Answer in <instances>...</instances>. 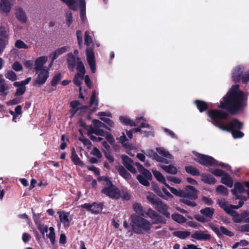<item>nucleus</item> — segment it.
Masks as SVG:
<instances>
[{
    "instance_id": "obj_28",
    "label": "nucleus",
    "mask_w": 249,
    "mask_h": 249,
    "mask_svg": "<svg viewBox=\"0 0 249 249\" xmlns=\"http://www.w3.org/2000/svg\"><path fill=\"white\" fill-rule=\"evenodd\" d=\"M201 179L203 182L208 184H214L216 181L215 178L212 175L204 173L201 175Z\"/></svg>"
},
{
    "instance_id": "obj_30",
    "label": "nucleus",
    "mask_w": 249,
    "mask_h": 249,
    "mask_svg": "<svg viewBox=\"0 0 249 249\" xmlns=\"http://www.w3.org/2000/svg\"><path fill=\"white\" fill-rule=\"evenodd\" d=\"M81 0H67L65 3L71 10L77 11Z\"/></svg>"
},
{
    "instance_id": "obj_48",
    "label": "nucleus",
    "mask_w": 249,
    "mask_h": 249,
    "mask_svg": "<svg viewBox=\"0 0 249 249\" xmlns=\"http://www.w3.org/2000/svg\"><path fill=\"white\" fill-rule=\"evenodd\" d=\"M152 187L153 190L157 194L158 196H160L163 199H166L165 196L162 194L160 188L156 183L152 182Z\"/></svg>"
},
{
    "instance_id": "obj_43",
    "label": "nucleus",
    "mask_w": 249,
    "mask_h": 249,
    "mask_svg": "<svg viewBox=\"0 0 249 249\" xmlns=\"http://www.w3.org/2000/svg\"><path fill=\"white\" fill-rule=\"evenodd\" d=\"M62 78V75L60 72L57 73L53 77L51 84L52 87H56L58 83L60 81Z\"/></svg>"
},
{
    "instance_id": "obj_60",
    "label": "nucleus",
    "mask_w": 249,
    "mask_h": 249,
    "mask_svg": "<svg viewBox=\"0 0 249 249\" xmlns=\"http://www.w3.org/2000/svg\"><path fill=\"white\" fill-rule=\"evenodd\" d=\"M92 43V38L89 35V32L86 31L85 33V44L89 48Z\"/></svg>"
},
{
    "instance_id": "obj_39",
    "label": "nucleus",
    "mask_w": 249,
    "mask_h": 249,
    "mask_svg": "<svg viewBox=\"0 0 249 249\" xmlns=\"http://www.w3.org/2000/svg\"><path fill=\"white\" fill-rule=\"evenodd\" d=\"M162 168L166 172L172 175H176L178 172L176 167L172 164L169 165H163L162 166Z\"/></svg>"
},
{
    "instance_id": "obj_32",
    "label": "nucleus",
    "mask_w": 249,
    "mask_h": 249,
    "mask_svg": "<svg viewBox=\"0 0 249 249\" xmlns=\"http://www.w3.org/2000/svg\"><path fill=\"white\" fill-rule=\"evenodd\" d=\"M221 182L222 183L231 188L233 186V180L229 174L226 173L222 177Z\"/></svg>"
},
{
    "instance_id": "obj_55",
    "label": "nucleus",
    "mask_w": 249,
    "mask_h": 249,
    "mask_svg": "<svg viewBox=\"0 0 249 249\" xmlns=\"http://www.w3.org/2000/svg\"><path fill=\"white\" fill-rule=\"evenodd\" d=\"M5 77L6 78L11 80L12 81H14L17 80V76L16 74L12 71H8L5 74Z\"/></svg>"
},
{
    "instance_id": "obj_17",
    "label": "nucleus",
    "mask_w": 249,
    "mask_h": 249,
    "mask_svg": "<svg viewBox=\"0 0 249 249\" xmlns=\"http://www.w3.org/2000/svg\"><path fill=\"white\" fill-rule=\"evenodd\" d=\"M191 237L197 240H209L211 236L210 234L204 233L203 231H196L191 234Z\"/></svg>"
},
{
    "instance_id": "obj_50",
    "label": "nucleus",
    "mask_w": 249,
    "mask_h": 249,
    "mask_svg": "<svg viewBox=\"0 0 249 249\" xmlns=\"http://www.w3.org/2000/svg\"><path fill=\"white\" fill-rule=\"evenodd\" d=\"M134 211L142 216H144V211L143 207L140 203H135L133 205Z\"/></svg>"
},
{
    "instance_id": "obj_63",
    "label": "nucleus",
    "mask_w": 249,
    "mask_h": 249,
    "mask_svg": "<svg viewBox=\"0 0 249 249\" xmlns=\"http://www.w3.org/2000/svg\"><path fill=\"white\" fill-rule=\"evenodd\" d=\"M141 174L144 177L148 179L151 180L152 179V176L151 173L150 172L149 170L146 169H145L144 171H143Z\"/></svg>"
},
{
    "instance_id": "obj_42",
    "label": "nucleus",
    "mask_w": 249,
    "mask_h": 249,
    "mask_svg": "<svg viewBox=\"0 0 249 249\" xmlns=\"http://www.w3.org/2000/svg\"><path fill=\"white\" fill-rule=\"evenodd\" d=\"M172 218L178 223H184L186 221V218L182 215L178 213H174L172 215Z\"/></svg>"
},
{
    "instance_id": "obj_25",
    "label": "nucleus",
    "mask_w": 249,
    "mask_h": 249,
    "mask_svg": "<svg viewBox=\"0 0 249 249\" xmlns=\"http://www.w3.org/2000/svg\"><path fill=\"white\" fill-rule=\"evenodd\" d=\"M104 206L103 202H93L91 213L95 214L101 213Z\"/></svg>"
},
{
    "instance_id": "obj_62",
    "label": "nucleus",
    "mask_w": 249,
    "mask_h": 249,
    "mask_svg": "<svg viewBox=\"0 0 249 249\" xmlns=\"http://www.w3.org/2000/svg\"><path fill=\"white\" fill-rule=\"evenodd\" d=\"M59 55H60L58 53H57L56 52V50L50 54V56H49L50 58L52 59L50 65H52L53 63L54 60H55Z\"/></svg>"
},
{
    "instance_id": "obj_64",
    "label": "nucleus",
    "mask_w": 249,
    "mask_h": 249,
    "mask_svg": "<svg viewBox=\"0 0 249 249\" xmlns=\"http://www.w3.org/2000/svg\"><path fill=\"white\" fill-rule=\"evenodd\" d=\"M157 213L154 210H152L151 208H149L146 213V214L152 219L155 217Z\"/></svg>"
},
{
    "instance_id": "obj_51",
    "label": "nucleus",
    "mask_w": 249,
    "mask_h": 249,
    "mask_svg": "<svg viewBox=\"0 0 249 249\" xmlns=\"http://www.w3.org/2000/svg\"><path fill=\"white\" fill-rule=\"evenodd\" d=\"M92 123L94 126L97 128H104L107 129L109 131H110L111 129L109 127H107L106 124L104 123H102L100 121L96 119H94L92 120Z\"/></svg>"
},
{
    "instance_id": "obj_9",
    "label": "nucleus",
    "mask_w": 249,
    "mask_h": 249,
    "mask_svg": "<svg viewBox=\"0 0 249 249\" xmlns=\"http://www.w3.org/2000/svg\"><path fill=\"white\" fill-rule=\"evenodd\" d=\"M217 204L227 214H229L232 209H238L243 206V202H239L238 205H234L229 204L224 198L218 199L216 201Z\"/></svg>"
},
{
    "instance_id": "obj_22",
    "label": "nucleus",
    "mask_w": 249,
    "mask_h": 249,
    "mask_svg": "<svg viewBox=\"0 0 249 249\" xmlns=\"http://www.w3.org/2000/svg\"><path fill=\"white\" fill-rule=\"evenodd\" d=\"M194 103L200 112H203L206 111L209 108V105L208 103L202 100H196L195 101Z\"/></svg>"
},
{
    "instance_id": "obj_46",
    "label": "nucleus",
    "mask_w": 249,
    "mask_h": 249,
    "mask_svg": "<svg viewBox=\"0 0 249 249\" xmlns=\"http://www.w3.org/2000/svg\"><path fill=\"white\" fill-rule=\"evenodd\" d=\"M146 199L151 204L154 205L155 207L157 205L159 201L161 200L160 198H157L154 194L147 196Z\"/></svg>"
},
{
    "instance_id": "obj_6",
    "label": "nucleus",
    "mask_w": 249,
    "mask_h": 249,
    "mask_svg": "<svg viewBox=\"0 0 249 249\" xmlns=\"http://www.w3.org/2000/svg\"><path fill=\"white\" fill-rule=\"evenodd\" d=\"M200 213L202 215L195 214V219L200 222L205 223L210 221L213 218L214 213V209L211 207H206L200 211Z\"/></svg>"
},
{
    "instance_id": "obj_1",
    "label": "nucleus",
    "mask_w": 249,
    "mask_h": 249,
    "mask_svg": "<svg viewBox=\"0 0 249 249\" xmlns=\"http://www.w3.org/2000/svg\"><path fill=\"white\" fill-rule=\"evenodd\" d=\"M247 105V97L240 90L239 85H233L220 101L219 108L234 115L242 112Z\"/></svg>"
},
{
    "instance_id": "obj_3",
    "label": "nucleus",
    "mask_w": 249,
    "mask_h": 249,
    "mask_svg": "<svg viewBox=\"0 0 249 249\" xmlns=\"http://www.w3.org/2000/svg\"><path fill=\"white\" fill-rule=\"evenodd\" d=\"M170 191L176 196L182 197L180 202L193 207L197 205L195 200L198 198V191L194 186L186 185L182 190L170 187Z\"/></svg>"
},
{
    "instance_id": "obj_13",
    "label": "nucleus",
    "mask_w": 249,
    "mask_h": 249,
    "mask_svg": "<svg viewBox=\"0 0 249 249\" xmlns=\"http://www.w3.org/2000/svg\"><path fill=\"white\" fill-rule=\"evenodd\" d=\"M123 160V164L124 167L132 174H136L137 171L133 166V161L127 155H123L121 156Z\"/></svg>"
},
{
    "instance_id": "obj_7",
    "label": "nucleus",
    "mask_w": 249,
    "mask_h": 249,
    "mask_svg": "<svg viewBox=\"0 0 249 249\" xmlns=\"http://www.w3.org/2000/svg\"><path fill=\"white\" fill-rule=\"evenodd\" d=\"M195 156L197 159L195 161L204 166H217L218 164V161L211 156L199 153H196Z\"/></svg>"
},
{
    "instance_id": "obj_8",
    "label": "nucleus",
    "mask_w": 249,
    "mask_h": 249,
    "mask_svg": "<svg viewBox=\"0 0 249 249\" xmlns=\"http://www.w3.org/2000/svg\"><path fill=\"white\" fill-rule=\"evenodd\" d=\"M231 192L234 196L233 199H239V202H243V205L244 202L247 200V198L245 196L241 195L246 192L244 186L242 183L236 182L234 184V188L231 189Z\"/></svg>"
},
{
    "instance_id": "obj_21",
    "label": "nucleus",
    "mask_w": 249,
    "mask_h": 249,
    "mask_svg": "<svg viewBox=\"0 0 249 249\" xmlns=\"http://www.w3.org/2000/svg\"><path fill=\"white\" fill-rule=\"evenodd\" d=\"M94 105V107H93L91 109V111L92 112H95L98 109V100L96 99V94L95 90L92 91L91 96L90 99L89 101V106L90 107H92Z\"/></svg>"
},
{
    "instance_id": "obj_27",
    "label": "nucleus",
    "mask_w": 249,
    "mask_h": 249,
    "mask_svg": "<svg viewBox=\"0 0 249 249\" xmlns=\"http://www.w3.org/2000/svg\"><path fill=\"white\" fill-rule=\"evenodd\" d=\"M71 160L75 165L83 166L84 163L78 157L74 148L71 149Z\"/></svg>"
},
{
    "instance_id": "obj_49",
    "label": "nucleus",
    "mask_w": 249,
    "mask_h": 249,
    "mask_svg": "<svg viewBox=\"0 0 249 249\" xmlns=\"http://www.w3.org/2000/svg\"><path fill=\"white\" fill-rule=\"evenodd\" d=\"M137 179L139 182L144 186L148 187L150 186V183L149 182V179H148L146 178L143 177L141 175H138L137 176Z\"/></svg>"
},
{
    "instance_id": "obj_33",
    "label": "nucleus",
    "mask_w": 249,
    "mask_h": 249,
    "mask_svg": "<svg viewBox=\"0 0 249 249\" xmlns=\"http://www.w3.org/2000/svg\"><path fill=\"white\" fill-rule=\"evenodd\" d=\"M9 35L6 28L3 26H0V41H3L8 43Z\"/></svg>"
},
{
    "instance_id": "obj_53",
    "label": "nucleus",
    "mask_w": 249,
    "mask_h": 249,
    "mask_svg": "<svg viewBox=\"0 0 249 249\" xmlns=\"http://www.w3.org/2000/svg\"><path fill=\"white\" fill-rule=\"evenodd\" d=\"M84 76H81L79 73H76L73 78V83L77 86L81 87L82 84V80L84 78Z\"/></svg>"
},
{
    "instance_id": "obj_5",
    "label": "nucleus",
    "mask_w": 249,
    "mask_h": 249,
    "mask_svg": "<svg viewBox=\"0 0 249 249\" xmlns=\"http://www.w3.org/2000/svg\"><path fill=\"white\" fill-rule=\"evenodd\" d=\"M246 68L244 66L236 67L232 73V79L235 83H238L240 80L244 84H247L249 82V70L245 71Z\"/></svg>"
},
{
    "instance_id": "obj_31",
    "label": "nucleus",
    "mask_w": 249,
    "mask_h": 249,
    "mask_svg": "<svg viewBox=\"0 0 249 249\" xmlns=\"http://www.w3.org/2000/svg\"><path fill=\"white\" fill-rule=\"evenodd\" d=\"M76 69L80 75L82 76H84L86 73L85 68L80 58L78 57H76Z\"/></svg>"
},
{
    "instance_id": "obj_47",
    "label": "nucleus",
    "mask_w": 249,
    "mask_h": 249,
    "mask_svg": "<svg viewBox=\"0 0 249 249\" xmlns=\"http://www.w3.org/2000/svg\"><path fill=\"white\" fill-rule=\"evenodd\" d=\"M233 218V221L235 223H241L242 221L241 214H238L236 211L232 210L229 214Z\"/></svg>"
},
{
    "instance_id": "obj_37",
    "label": "nucleus",
    "mask_w": 249,
    "mask_h": 249,
    "mask_svg": "<svg viewBox=\"0 0 249 249\" xmlns=\"http://www.w3.org/2000/svg\"><path fill=\"white\" fill-rule=\"evenodd\" d=\"M79 7L80 8V18L81 20L84 22L85 20L86 17V2L85 0H81L79 3Z\"/></svg>"
},
{
    "instance_id": "obj_59",
    "label": "nucleus",
    "mask_w": 249,
    "mask_h": 249,
    "mask_svg": "<svg viewBox=\"0 0 249 249\" xmlns=\"http://www.w3.org/2000/svg\"><path fill=\"white\" fill-rule=\"evenodd\" d=\"M15 47L18 49H28V46L23 41L18 39L15 42Z\"/></svg>"
},
{
    "instance_id": "obj_24",
    "label": "nucleus",
    "mask_w": 249,
    "mask_h": 249,
    "mask_svg": "<svg viewBox=\"0 0 249 249\" xmlns=\"http://www.w3.org/2000/svg\"><path fill=\"white\" fill-rule=\"evenodd\" d=\"M153 174L154 176L158 181L163 183L167 188L170 190V188L171 187L166 182L165 178L160 172L157 170H155L153 171Z\"/></svg>"
},
{
    "instance_id": "obj_58",
    "label": "nucleus",
    "mask_w": 249,
    "mask_h": 249,
    "mask_svg": "<svg viewBox=\"0 0 249 249\" xmlns=\"http://www.w3.org/2000/svg\"><path fill=\"white\" fill-rule=\"evenodd\" d=\"M209 172L212 173L213 175L215 176L216 177H223L226 173L225 171L221 169H216L215 170H213L212 169H209Z\"/></svg>"
},
{
    "instance_id": "obj_52",
    "label": "nucleus",
    "mask_w": 249,
    "mask_h": 249,
    "mask_svg": "<svg viewBox=\"0 0 249 249\" xmlns=\"http://www.w3.org/2000/svg\"><path fill=\"white\" fill-rule=\"evenodd\" d=\"M216 192L218 194L223 196H228V189L222 185H220L217 186L216 188Z\"/></svg>"
},
{
    "instance_id": "obj_44",
    "label": "nucleus",
    "mask_w": 249,
    "mask_h": 249,
    "mask_svg": "<svg viewBox=\"0 0 249 249\" xmlns=\"http://www.w3.org/2000/svg\"><path fill=\"white\" fill-rule=\"evenodd\" d=\"M156 150L157 152L162 157L169 159H172V156L168 151H166L163 148L157 147Z\"/></svg>"
},
{
    "instance_id": "obj_11",
    "label": "nucleus",
    "mask_w": 249,
    "mask_h": 249,
    "mask_svg": "<svg viewBox=\"0 0 249 249\" xmlns=\"http://www.w3.org/2000/svg\"><path fill=\"white\" fill-rule=\"evenodd\" d=\"M86 56L91 71L93 73H94L96 72V64L93 48L89 47L86 49Z\"/></svg>"
},
{
    "instance_id": "obj_57",
    "label": "nucleus",
    "mask_w": 249,
    "mask_h": 249,
    "mask_svg": "<svg viewBox=\"0 0 249 249\" xmlns=\"http://www.w3.org/2000/svg\"><path fill=\"white\" fill-rule=\"evenodd\" d=\"M38 230L40 231V233L44 235L45 233L47 232L48 231V226L43 223H39L37 224Z\"/></svg>"
},
{
    "instance_id": "obj_41",
    "label": "nucleus",
    "mask_w": 249,
    "mask_h": 249,
    "mask_svg": "<svg viewBox=\"0 0 249 249\" xmlns=\"http://www.w3.org/2000/svg\"><path fill=\"white\" fill-rule=\"evenodd\" d=\"M153 221L151 224H166V220L163 216L159 214L158 213L155 215V217L152 219Z\"/></svg>"
},
{
    "instance_id": "obj_56",
    "label": "nucleus",
    "mask_w": 249,
    "mask_h": 249,
    "mask_svg": "<svg viewBox=\"0 0 249 249\" xmlns=\"http://www.w3.org/2000/svg\"><path fill=\"white\" fill-rule=\"evenodd\" d=\"M50 233L47 235L48 237L50 239L52 244H54L55 241V234L54 228L52 227L49 228Z\"/></svg>"
},
{
    "instance_id": "obj_12",
    "label": "nucleus",
    "mask_w": 249,
    "mask_h": 249,
    "mask_svg": "<svg viewBox=\"0 0 249 249\" xmlns=\"http://www.w3.org/2000/svg\"><path fill=\"white\" fill-rule=\"evenodd\" d=\"M211 229L214 232L218 237H220L223 234L229 237H232L234 235L233 232L228 230L224 226H220L219 229L218 227L215 226H211Z\"/></svg>"
},
{
    "instance_id": "obj_35",
    "label": "nucleus",
    "mask_w": 249,
    "mask_h": 249,
    "mask_svg": "<svg viewBox=\"0 0 249 249\" xmlns=\"http://www.w3.org/2000/svg\"><path fill=\"white\" fill-rule=\"evenodd\" d=\"M117 171L119 175L126 179H129L131 178V175L129 173L124 167L122 165L119 166L117 168Z\"/></svg>"
},
{
    "instance_id": "obj_19",
    "label": "nucleus",
    "mask_w": 249,
    "mask_h": 249,
    "mask_svg": "<svg viewBox=\"0 0 249 249\" xmlns=\"http://www.w3.org/2000/svg\"><path fill=\"white\" fill-rule=\"evenodd\" d=\"M47 59L44 56H41L36 59L35 62V70L36 73L43 69V66L46 63Z\"/></svg>"
},
{
    "instance_id": "obj_10",
    "label": "nucleus",
    "mask_w": 249,
    "mask_h": 249,
    "mask_svg": "<svg viewBox=\"0 0 249 249\" xmlns=\"http://www.w3.org/2000/svg\"><path fill=\"white\" fill-rule=\"evenodd\" d=\"M101 192L111 198H118L120 195V190L114 184L104 186Z\"/></svg>"
},
{
    "instance_id": "obj_26",
    "label": "nucleus",
    "mask_w": 249,
    "mask_h": 249,
    "mask_svg": "<svg viewBox=\"0 0 249 249\" xmlns=\"http://www.w3.org/2000/svg\"><path fill=\"white\" fill-rule=\"evenodd\" d=\"M0 8L3 13H9L11 8V5L9 0H1Z\"/></svg>"
},
{
    "instance_id": "obj_20",
    "label": "nucleus",
    "mask_w": 249,
    "mask_h": 249,
    "mask_svg": "<svg viewBox=\"0 0 249 249\" xmlns=\"http://www.w3.org/2000/svg\"><path fill=\"white\" fill-rule=\"evenodd\" d=\"M67 62L68 68L73 70L76 66V58L71 53H68Z\"/></svg>"
},
{
    "instance_id": "obj_29",
    "label": "nucleus",
    "mask_w": 249,
    "mask_h": 249,
    "mask_svg": "<svg viewBox=\"0 0 249 249\" xmlns=\"http://www.w3.org/2000/svg\"><path fill=\"white\" fill-rule=\"evenodd\" d=\"M14 86L17 87L15 95L16 96L23 95L26 91V87L23 84H20L19 82H15Z\"/></svg>"
},
{
    "instance_id": "obj_23",
    "label": "nucleus",
    "mask_w": 249,
    "mask_h": 249,
    "mask_svg": "<svg viewBox=\"0 0 249 249\" xmlns=\"http://www.w3.org/2000/svg\"><path fill=\"white\" fill-rule=\"evenodd\" d=\"M110 113H107L105 112H99L98 113V115L100 116V119L107 124L110 127H113L114 126V123L113 121L109 118L104 117L103 116H110Z\"/></svg>"
},
{
    "instance_id": "obj_34",
    "label": "nucleus",
    "mask_w": 249,
    "mask_h": 249,
    "mask_svg": "<svg viewBox=\"0 0 249 249\" xmlns=\"http://www.w3.org/2000/svg\"><path fill=\"white\" fill-rule=\"evenodd\" d=\"M16 16L17 18L22 23H25L27 21L26 14L22 9L20 8L17 9Z\"/></svg>"
},
{
    "instance_id": "obj_40",
    "label": "nucleus",
    "mask_w": 249,
    "mask_h": 249,
    "mask_svg": "<svg viewBox=\"0 0 249 249\" xmlns=\"http://www.w3.org/2000/svg\"><path fill=\"white\" fill-rule=\"evenodd\" d=\"M98 180L100 182H103L102 184L105 186H108L113 184L110 180V178L108 176H99L98 178Z\"/></svg>"
},
{
    "instance_id": "obj_36",
    "label": "nucleus",
    "mask_w": 249,
    "mask_h": 249,
    "mask_svg": "<svg viewBox=\"0 0 249 249\" xmlns=\"http://www.w3.org/2000/svg\"><path fill=\"white\" fill-rule=\"evenodd\" d=\"M186 172L193 176H198L200 175L199 171L196 167L190 165L185 168Z\"/></svg>"
},
{
    "instance_id": "obj_2",
    "label": "nucleus",
    "mask_w": 249,
    "mask_h": 249,
    "mask_svg": "<svg viewBox=\"0 0 249 249\" xmlns=\"http://www.w3.org/2000/svg\"><path fill=\"white\" fill-rule=\"evenodd\" d=\"M208 116L212 119V124L219 129L231 132L234 139L241 138L244 136L240 131L243 128L244 124L238 119L234 118L225 124L223 120L228 119L227 112L219 109H211L208 111Z\"/></svg>"
},
{
    "instance_id": "obj_15",
    "label": "nucleus",
    "mask_w": 249,
    "mask_h": 249,
    "mask_svg": "<svg viewBox=\"0 0 249 249\" xmlns=\"http://www.w3.org/2000/svg\"><path fill=\"white\" fill-rule=\"evenodd\" d=\"M144 120L142 117H140L136 119V123L130 120L126 116H121L119 117V120L121 123L125 125H129L130 126H136L138 125V122Z\"/></svg>"
},
{
    "instance_id": "obj_16",
    "label": "nucleus",
    "mask_w": 249,
    "mask_h": 249,
    "mask_svg": "<svg viewBox=\"0 0 249 249\" xmlns=\"http://www.w3.org/2000/svg\"><path fill=\"white\" fill-rule=\"evenodd\" d=\"M156 210L160 213L164 215L166 218H170V213L168 212L169 206L164 204L161 200L159 201L157 205L155 207Z\"/></svg>"
},
{
    "instance_id": "obj_54",
    "label": "nucleus",
    "mask_w": 249,
    "mask_h": 249,
    "mask_svg": "<svg viewBox=\"0 0 249 249\" xmlns=\"http://www.w3.org/2000/svg\"><path fill=\"white\" fill-rule=\"evenodd\" d=\"M146 155L149 157V158H151L153 160H154L156 161H158L160 156L153 150L150 149L148 150L146 152Z\"/></svg>"
},
{
    "instance_id": "obj_38",
    "label": "nucleus",
    "mask_w": 249,
    "mask_h": 249,
    "mask_svg": "<svg viewBox=\"0 0 249 249\" xmlns=\"http://www.w3.org/2000/svg\"><path fill=\"white\" fill-rule=\"evenodd\" d=\"M191 234V232L189 231H175L173 232L174 236L178 237L181 239H185Z\"/></svg>"
},
{
    "instance_id": "obj_4",
    "label": "nucleus",
    "mask_w": 249,
    "mask_h": 249,
    "mask_svg": "<svg viewBox=\"0 0 249 249\" xmlns=\"http://www.w3.org/2000/svg\"><path fill=\"white\" fill-rule=\"evenodd\" d=\"M132 229L137 234H142V231L148 232L151 228V223L145 218L138 215H132Z\"/></svg>"
},
{
    "instance_id": "obj_61",
    "label": "nucleus",
    "mask_w": 249,
    "mask_h": 249,
    "mask_svg": "<svg viewBox=\"0 0 249 249\" xmlns=\"http://www.w3.org/2000/svg\"><path fill=\"white\" fill-rule=\"evenodd\" d=\"M12 68L16 71H22L23 67L20 63L18 61H15L12 65Z\"/></svg>"
},
{
    "instance_id": "obj_14",
    "label": "nucleus",
    "mask_w": 249,
    "mask_h": 249,
    "mask_svg": "<svg viewBox=\"0 0 249 249\" xmlns=\"http://www.w3.org/2000/svg\"><path fill=\"white\" fill-rule=\"evenodd\" d=\"M49 76V73L48 70L43 69L40 71V72L38 73L37 78L35 81V84L38 85H43L46 82Z\"/></svg>"
},
{
    "instance_id": "obj_45",
    "label": "nucleus",
    "mask_w": 249,
    "mask_h": 249,
    "mask_svg": "<svg viewBox=\"0 0 249 249\" xmlns=\"http://www.w3.org/2000/svg\"><path fill=\"white\" fill-rule=\"evenodd\" d=\"M89 133L91 134H95L97 136H105V131L103 129L97 128H93L91 125H90V130L89 131Z\"/></svg>"
},
{
    "instance_id": "obj_18",
    "label": "nucleus",
    "mask_w": 249,
    "mask_h": 249,
    "mask_svg": "<svg viewBox=\"0 0 249 249\" xmlns=\"http://www.w3.org/2000/svg\"><path fill=\"white\" fill-rule=\"evenodd\" d=\"M60 221L64 224L65 228H67L70 226V221L69 219V213H66L64 211H59L58 212Z\"/></svg>"
}]
</instances>
